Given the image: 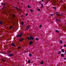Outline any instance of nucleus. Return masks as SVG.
Returning <instances> with one entry per match:
<instances>
[{
	"label": "nucleus",
	"instance_id": "f257e3e1",
	"mask_svg": "<svg viewBox=\"0 0 66 66\" xmlns=\"http://www.w3.org/2000/svg\"><path fill=\"white\" fill-rule=\"evenodd\" d=\"M28 39L29 40H33L34 39V38H33V37H31V36H30V37H28Z\"/></svg>",
	"mask_w": 66,
	"mask_h": 66
},
{
	"label": "nucleus",
	"instance_id": "f03ea898",
	"mask_svg": "<svg viewBox=\"0 0 66 66\" xmlns=\"http://www.w3.org/2000/svg\"><path fill=\"white\" fill-rule=\"evenodd\" d=\"M22 33H21L20 34V35H17L16 36V37H20L21 36V35H22Z\"/></svg>",
	"mask_w": 66,
	"mask_h": 66
},
{
	"label": "nucleus",
	"instance_id": "7ed1b4c3",
	"mask_svg": "<svg viewBox=\"0 0 66 66\" xmlns=\"http://www.w3.org/2000/svg\"><path fill=\"white\" fill-rule=\"evenodd\" d=\"M32 42H33V41H31L30 42V43H29V45H31L32 44H33V43H32Z\"/></svg>",
	"mask_w": 66,
	"mask_h": 66
},
{
	"label": "nucleus",
	"instance_id": "20e7f679",
	"mask_svg": "<svg viewBox=\"0 0 66 66\" xmlns=\"http://www.w3.org/2000/svg\"><path fill=\"white\" fill-rule=\"evenodd\" d=\"M6 3H5L4 4H3V5H4V6L2 8V9H4V6H5V4Z\"/></svg>",
	"mask_w": 66,
	"mask_h": 66
},
{
	"label": "nucleus",
	"instance_id": "39448f33",
	"mask_svg": "<svg viewBox=\"0 0 66 66\" xmlns=\"http://www.w3.org/2000/svg\"><path fill=\"white\" fill-rule=\"evenodd\" d=\"M15 9H17V10H18L19 11L20 10V9L19 8V9H18V8H17V7H15Z\"/></svg>",
	"mask_w": 66,
	"mask_h": 66
},
{
	"label": "nucleus",
	"instance_id": "423d86ee",
	"mask_svg": "<svg viewBox=\"0 0 66 66\" xmlns=\"http://www.w3.org/2000/svg\"><path fill=\"white\" fill-rule=\"evenodd\" d=\"M9 55V56H13V54H11L10 55Z\"/></svg>",
	"mask_w": 66,
	"mask_h": 66
},
{
	"label": "nucleus",
	"instance_id": "0eeeda50",
	"mask_svg": "<svg viewBox=\"0 0 66 66\" xmlns=\"http://www.w3.org/2000/svg\"><path fill=\"white\" fill-rule=\"evenodd\" d=\"M27 7L28 8H31V7L29 5H28L27 6Z\"/></svg>",
	"mask_w": 66,
	"mask_h": 66
},
{
	"label": "nucleus",
	"instance_id": "6e6552de",
	"mask_svg": "<svg viewBox=\"0 0 66 66\" xmlns=\"http://www.w3.org/2000/svg\"><path fill=\"white\" fill-rule=\"evenodd\" d=\"M64 55L63 54H61V56H62V57H64Z\"/></svg>",
	"mask_w": 66,
	"mask_h": 66
},
{
	"label": "nucleus",
	"instance_id": "1a4fd4ad",
	"mask_svg": "<svg viewBox=\"0 0 66 66\" xmlns=\"http://www.w3.org/2000/svg\"><path fill=\"white\" fill-rule=\"evenodd\" d=\"M62 52H64V49H63L61 50Z\"/></svg>",
	"mask_w": 66,
	"mask_h": 66
},
{
	"label": "nucleus",
	"instance_id": "9d476101",
	"mask_svg": "<svg viewBox=\"0 0 66 66\" xmlns=\"http://www.w3.org/2000/svg\"><path fill=\"white\" fill-rule=\"evenodd\" d=\"M11 46H15V45H14V44L13 43H12L11 44Z\"/></svg>",
	"mask_w": 66,
	"mask_h": 66
},
{
	"label": "nucleus",
	"instance_id": "9b49d317",
	"mask_svg": "<svg viewBox=\"0 0 66 66\" xmlns=\"http://www.w3.org/2000/svg\"><path fill=\"white\" fill-rule=\"evenodd\" d=\"M23 40V39H22L20 40V42H21V41H22Z\"/></svg>",
	"mask_w": 66,
	"mask_h": 66
},
{
	"label": "nucleus",
	"instance_id": "f8f14e48",
	"mask_svg": "<svg viewBox=\"0 0 66 66\" xmlns=\"http://www.w3.org/2000/svg\"><path fill=\"white\" fill-rule=\"evenodd\" d=\"M56 21H60V19H56Z\"/></svg>",
	"mask_w": 66,
	"mask_h": 66
},
{
	"label": "nucleus",
	"instance_id": "ddd939ff",
	"mask_svg": "<svg viewBox=\"0 0 66 66\" xmlns=\"http://www.w3.org/2000/svg\"><path fill=\"white\" fill-rule=\"evenodd\" d=\"M28 63H30V62H31L30 61V60H28Z\"/></svg>",
	"mask_w": 66,
	"mask_h": 66
},
{
	"label": "nucleus",
	"instance_id": "4468645a",
	"mask_svg": "<svg viewBox=\"0 0 66 66\" xmlns=\"http://www.w3.org/2000/svg\"><path fill=\"white\" fill-rule=\"evenodd\" d=\"M21 24L22 25H23V21H22Z\"/></svg>",
	"mask_w": 66,
	"mask_h": 66
},
{
	"label": "nucleus",
	"instance_id": "2eb2a0df",
	"mask_svg": "<svg viewBox=\"0 0 66 66\" xmlns=\"http://www.w3.org/2000/svg\"><path fill=\"white\" fill-rule=\"evenodd\" d=\"M26 29H29V27H28V26L26 27Z\"/></svg>",
	"mask_w": 66,
	"mask_h": 66
},
{
	"label": "nucleus",
	"instance_id": "dca6fc26",
	"mask_svg": "<svg viewBox=\"0 0 66 66\" xmlns=\"http://www.w3.org/2000/svg\"><path fill=\"white\" fill-rule=\"evenodd\" d=\"M44 63V62H43L42 61L40 63V64H43V63Z\"/></svg>",
	"mask_w": 66,
	"mask_h": 66
},
{
	"label": "nucleus",
	"instance_id": "f3484780",
	"mask_svg": "<svg viewBox=\"0 0 66 66\" xmlns=\"http://www.w3.org/2000/svg\"><path fill=\"white\" fill-rule=\"evenodd\" d=\"M60 43L61 44H62L63 43V42H62V41H60Z\"/></svg>",
	"mask_w": 66,
	"mask_h": 66
},
{
	"label": "nucleus",
	"instance_id": "a211bd4d",
	"mask_svg": "<svg viewBox=\"0 0 66 66\" xmlns=\"http://www.w3.org/2000/svg\"><path fill=\"white\" fill-rule=\"evenodd\" d=\"M42 6L41 7V8L42 9V8H43V5L42 4Z\"/></svg>",
	"mask_w": 66,
	"mask_h": 66
},
{
	"label": "nucleus",
	"instance_id": "6ab92c4d",
	"mask_svg": "<svg viewBox=\"0 0 66 66\" xmlns=\"http://www.w3.org/2000/svg\"><path fill=\"white\" fill-rule=\"evenodd\" d=\"M57 13H59V12H57L56 13V15H58V14H57Z\"/></svg>",
	"mask_w": 66,
	"mask_h": 66
},
{
	"label": "nucleus",
	"instance_id": "aec40b11",
	"mask_svg": "<svg viewBox=\"0 0 66 66\" xmlns=\"http://www.w3.org/2000/svg\"><path fill=\"white\" fill-rule=\"evenodd\" d=\"M2 22L1 21H0V24H2Z\"/></svg>",
	"mask_w": 66,
	"mask_h": 66
},
{
	"label": "nucleus",
	"instance_id": "412c9836",
	"mask_svg": "<svg viewBox=\"0 0 66 66\" xmlns=\"http://www.w3.org/2000/svg\"><path fill=\"white\" fill-rule=\"evenodd\" d=\"M46 0L47 1L46 2H47V3H48V2H49V1H48V0Z\"/></svg>",
	"mask_w": 66,
	"mask_h": 66
},
{
	"label": "nucleus",
	"instance_id": "4be33fe9",
	"mask_svg": "<svg viewBox=\"0 0 66 66\" xmlns=\"http://www.w3.org/2000/svg\"><path fill=\"white\" fill-rule=\"evenodd\" d=\"M56 32H57V33H59V31L58 30H57L56 31Z\"/></svg>",
	"mask_w": 66,
	"mask_h": 66
},
{
	"label": "nucleus",
	"instance_id": "5701e85b",
	"mask_svg": "<svg viewBox=\"0 0 66 66\" xmlns=\"http://www.w3.org/2000/svg\"><path fill=\"white\" fill-rule=\"evenodd\" d=\"M12 28V26H10V28H9L10 29V30H11V28Z\"/></svg>",
	"mask_w": 66,
	"mask_h": 66
},
{
	"label": "nucleus",
	"instance_id": "b1692460",
	"mask_svg": "<svg viewBox=\"0 0 66 66\" xmlns=\"http://www.w3.org/2000/svg\"><path fill=\"white\" fill-rule=\"evenodd\" d=\"M36 40H38V38H36Z\"/></svg>",
	"mask_w": 66,
	"mask_h": 66
},
{
	"label": "nucleus",
	"instance_id": "393cba45",
	"mask_svg": "<svg viewBox=\"0 0 66 66\" xmlns=\"http://www.w3.org/2000/svg\"><path fill=\"white\" fill-rule=\"evenodd\" d=\"M61 53V51H60V52H59L58 54H60V53Z\"/></svg>",
	"mask_w": 66,
	"mask_h": 66
},
{
	"label": "nucleus",
	"instance_id": "a878e982",
	"mask_svg": "<svg viewBox=\"0 0 66 66\" xmlns=\"http://www.w3.org/2000/svg\"><path fill=\"white\" fill-rule=\"evenodd\" d=\"M13 18H15V15L14 14H13Z\"/></svg>",
	"mask_w": 66,
	"mask_h": 66
},
{
	"label": "nucleus",
	"instance_id": "bb28decb",
	"mask_svg": "<svg viewBox=\"0 0 66 66\" xmlns=\"http://www.w3.org/2000/svg\"><path fill=\"white\" fill-rule=\"evenodd\" d=\"M53 9H55V10L56 9V8L54 7H53Z\"/></svg>",
	"mask_w": 66,
	"mask_h": 66
},
{
	"label": "nucleus",
	"instance_id": "cd10ccee",
	"mask_svg": "<svg viewBox=\"0 0 66 66\" xmlns=\"http://www.w3.org/2000/svg\"><path fill=\"white\" fill-rule=\"evenodd\" d=\"M29 56H31V55H32L31 54H29Z\"/></svg>",
	"mask_w": 66,
	"mask_h": 66
},
{
	"label": "nucleus",
	"instance_id": "c85d7f7f",
	"mask_svg": "<svg viewBox=\"0 0 66 66\" xmlns=\"http://www.w3.org/2000/svg\"><path fill=\"white\" fill-rule=\"evenodd\" d=\"M38 11H40V9H38Z\"/></svg>",
	"mask_w": 66,
	"mask_h": 66
},
{
	"label": "nucleus",
	"instance_id": "c756f323",
	"mask_svg": "<svg viewBox=\"0 0 66 66\" xmlns=\"http://www.w3.org/2000/svg\"><path fill=\"white\" fill-rule=\"evenodd\" d=\"M41 27H42V25H40L39 26L40 28H41Z\"/></svg>",
	"mask_w": 66,
	"mask_h": 66
},
{
	"label": "nucleus",
	"instance_id": "7c9ffc66",
	"mask_svg": "<svg viewBox=\"0 0 66 66\" xmlns=\"http://www.w3.org/2000/svg\"><path fill=\"white\" fill-rule=\"evenodd\" d=\"M31 12H33V10H30Z\"/></svg>",
	"mask_w": 66,
	"mask_h": 66
},
{
	"label": "nucleus",
	"instance_id": "2f4dec72",
	"mask_svg": "<svg viewBox=\"0 0 66 66\" xmlns=\"http://www.w3.org/2000/svg\"><path fill=\"white\" fill-rule=\"evenodd\" d=\"M41 2H38V3H39V4H40V3Z\"/></svg>",
	"mask_w": 66,
	"mask_h": 66
},
{
	"label": "nucleus",
	"instance_id": "473e14b6",
	"mask_svg": "<svg viewBox=\"0 0 66 66\" xmlns=\"http://www.w3.org/2000/svg\"><path fill=\"white\" fill-rule=\"evenodd\" d=\"M20 47H18V49H19L20 48Z\"/></svg>",
	"mask_w": 66,
	"mask_h": 66
},
{
	"label": "nucleus",
	"instance_id": "72a5a7b5",
	"mask_svg": "<svg viewBox=\"0 0 66 66\" xmlns=\"http://www.w3.org/2000/svg\"><path fill=\"white\" fill-rule=\"evenodd\" d=\"M28 14H27V13H26V16H28Z\"/></svg>",
	"mask_w": 66,
	"mask_h": 66
},
{
	"label": "nucleus",
	"instance_id": "f704fd0d",
	"mask_svg": "<svg viewBox=\"0 0 66 66\" xmlns=\"http://www.w3.org/2000/svg\"><path fill=\"white\" fill-rule=\"evenodd\" d=\"M64 47H66V46L65 45H64Z\"/></svg>",
	"mask_w": 66,
	"mask_h": 66
},
{
	"label": "nucleus",
	"instance_id": "c9c22d12",
	"mask_svg": "<svg viewBox=\"0 0 66 66\" xmlns=\"http://www.w3.org/2000/svg\"><path fill=\"white\" fill-rule=\"evenodd\" d=\"M27 52V51H25L24 52V53H25V52Z\"/></svg>",
	"mask_w": 66,
	"mask_h": 66
},
{
	"label": "nucleus",
	"instance_id": "e433bc0d",
	"mask_svg": "<svg viewBox=\"0 0 66 66\" xmlns=\"http://www.w3.org/2000/svg\"><path fill=\"white\" fill-rule=\"evenodd\" d=\"M2 61H3V62H5V61L4 60H3Z\"/></svg>",
	"mask_w": 66,
	"mask_h": 66
},
{
	"label": "nucleus",
	"instance_id": "4c0bfd02",
	"mask_svg": "<svg viewBox=\"0 0 66 66\" xmlns=\"http://www.w3.org/2000/svg\"><path fill=\"white\" fill-rule=\"evenodd\" d=\"M51 16H53V14H52L51 15Z\"/></svg>",
	"mask_w": 66,
	"mask_h": 66
},
{
	"label": "nucleus",
	"instance_id": "58836bf2",
	"mask_svg": "<svg viewBox=\"0 0 66 66\" xmlns=\"http://www.w3.org/2000/svg\"><path fill=\"white\" fill-rule=\"evenodd\" d=\"M42 1H43V2H44V1H43V0H42Z\"/></svg>",
	"mask_w": 66,
	"mask_h": 66
},
{
	"label": "nucleus",
	"instance_id": "ea45409f",
	"mask_svg": "<svg viewBox=\"0 0 66 66\" xmlns=\"http://www.w3.org/2000/svg\"><path fill=\"white\" fill-rule=\"evenodd\" d=\"M64 60H66V58H64Z\"/></svg>",
	"mask_w": 66,
	"mask_h": 66
},
{
	"label": "nucleus",
	"instance_id": "a19ab883",
	"mask_svg": "<svg viewBox=\"0 0 66 66\" xmlns=\"http://www.w3.org/2000/svg\"><path fill=\"white\" fill-rule=\"evenodd\" d=\"M21 17H22V16H21Z\"/></svg>",
	"mask_w": 66,
	"mask_h": 66
},
{
	"label": "nucleus",
	"instance_id": "79ce46f5",
	"mask_svg": "<svg viewBox=\"0 0 66 66\" xmlns=\"http://www.w3.org/2000/svg\"><path fill=\"white\" fill-rule=\"evenodd\" d=\"M57 18H58V17L57 16Z\"/></svg>",
	"mask_w": 66,
	"mask_h": 66
},
{
	"label": "nucleus",
	"instance_id": "37998d69",
	"mask_svg": "<svg viewBox=\"0 0 66 66\" xmlns=\"http://www.w3.org/2000/svg\"><path fill=\"white\" fill-rule=\"evenodd\" d=\"M3 53V54H4V53Z\"/></svg>",
	"mask_w": 66,
	"mask_h": 66
},
{
	"label": "nucleus",
	"instance_id": "c03bdc74",
	"mask_svg": "<svg viewBox=\"0 0 66 66\" xmlns=\"http://www.w3.org/2000/svg\"><path fill=\"white\" fill-rule=\"evenodd\" d=\"M60 49H62V47H61Z\"/></svg>",
	"mask_w": 66,
	"mask_h": 66
},
{
	"label": "nucleus",
	"instance_id": "a18cd8bd",
	"mask_svg": "<svg viewBox=\"0 0 66 66\" xmlns=\"http://www.w3.org/2000/svg\"><path fill=\"white\" fill-rule=\"evenodd\" d=\"M10 52H9V53H10Z\"/></svg>",
	"mask_w": 66,
	"mask_h": 66
}]
</instances>
